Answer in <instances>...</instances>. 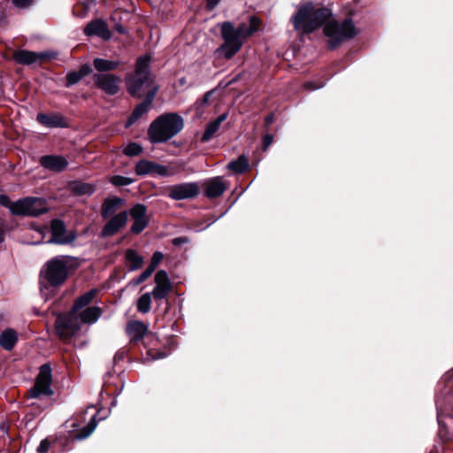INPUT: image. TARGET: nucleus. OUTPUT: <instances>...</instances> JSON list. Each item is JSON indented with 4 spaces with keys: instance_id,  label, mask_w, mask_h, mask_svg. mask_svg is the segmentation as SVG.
Returning <instances> with one entry per match:
<instances>
[{
    "instance_id": "nucleus-1",
    "label": "nucleus",
    "mask_w": 453,
    "mask_h": 453,
    "mask_svg": "<svg viewBox=\"0 0 453 453\" xmlns=\"http://www.w3.org/2000/svg\"><path fill=\"white\" fill-rule=\"evenodd\" d=\"M296 12L290 18L294 29L301 35H309L320 27L330 17L326 8H317L313 3H301L296 6Z\"/></svg>"
},
{
    "instance_id": "nucleus-2",
    "label": "nucleus",
    "mask_w": 453,
    "mask_h": 453,
    "mask_svg": "<svg viewBox=\"0 0 453 453\" xmlns=\"http://www.w3.org/2000/svg\"><path fill=\"white\" fill-rule=\"evenodd\" d=\"M76 265L75 258L69 256H57L47 261L41 271V291L61 286Z\"/></svg>"
},
{
    "instance_id": "nucleus-3",
    "label": "nucleus",
    "mask_w": 453,
    "mask_h": 453,
    "mask_svg": "<svg viewBox=\"0 0 453 453\" xmlns=\"http://www.w3.org/2000/svg\"><path fill=\"white\" fill-rule=\"evenodd\" d=\"M256 28L253 24L250 26L242 23L237 27L229 22H224L221 25V35L224 43L217 50L225 58H232L242 48L246 37L253 34Z\"/></svg>"
},
{
    "instance_id": "nucleus-4",
    "label": "nucleus",
    "mask_w": 453,
    "mask_h": 453,
    "mask_svg": "<svg viewBox=\"0 0 453 453\" xmlns=\"http://www.w3.org/2000/svg\"><path fill=\"white\" fill-rule=\"evenodd\" d=\"M150 57L144 55L136 60L134 73L126 78L127 88L129 94L134 97H141L152 88H157L150 71Z\"/></svg>"
},
{
    "instance_id": "nucleus-5",
    "label": "nucleus",
    "mask_w": 453,
    "mask_h": 453,
    "mask_svg": "<svg viewBox=\"0 0 453 453\" xmlns=\"http://www.w3.org/2000/svg\"><path fill=\"white\" fill-rule=\"evenodd\" d=\"M183 128V119L177 113H166L154 120L148 130L152 143L164 142L176 135Z\"/></svg>"
},
{
    "instance_id": "nucleus-6",
    "label": "nucleus",
    "mask_w": 453,
    "mask_h": 453,
    "mask_svg": "<svg viewBox=\"0 0 453 453\" xmlns=\"http://www.w3.org/2000/svg\"><path fill=\"white\" fill-rule=\"evenodd\" d=\"M324 33L328 38V48L335 49L344 40L354 37L357 30L352 19H346L342 22L329 21L324 27Z\"/></svg>"
},
{
    "instance_id": "nucleus-7",
    "label": "nucleus",
    "mask_w": 453,
    "mask_h": 453,
    "mask_svg": "<svg viewBox=\"0 0 453 453\" xmlns=\"http://www.w3.org/2000/svg\"><path fill=\"white\" fill-rule=\"evenodd\" d=\"M47 210L45 200L39 197H25L11 205V212L19 216L37 217Z\"/></svg>"
},
{
    "instance_id": "nucleus-8",
    "label": "nucleus",
    "mask_w": 453,
    "mask_h": 453,
    "mask_svg": "<svg viewBox=\"0 0 453 453\" xmlns=\"http://www.w3.org/2000/svg\"><path fill=\"white\" fill-rule=\"evenodd\" d=\"M57 335L63 341H68L77 335L81 329V322L77 314L70 311L59 315L55 321Z\"/></svg>"
},
{
    "instance_id": "nucleus-9",
    "label": "nucleus",
    "mask_w": 453,
    "mask_h": 453,
    "mask_svg": "<svg viewBox=\"0 0 453 453\" xmlns=\"http://www.w3.org/2000/svg\"><path fill=\"white\" fill-rule=\"evenodd\" d=\"M51 381V368L50 365L44 364L40 367V372L35 378V385L27 391V397L36 399L42 395H52Z\"/></svg>"
},
{
    "instance_id": "nucleus-10",
    "label": "nucleus",
    "mask_w": 453,
    "mask_h": 453,
    "mask_svg": "<svg viewBox=\"0 0 453 453\" xmlns=\"http://www.w3.org/2000/svg\"><path fill=\"white\" fill-rule=\"evenodd\" d=\"M50 238L47 243L67 245L73 242L77 237L74 231H66L64 221L55 219L50 222Z\"/></svg>"
},
{
    "instance_id": "nucleus-11",
    "label": "nucleus",
    "mask_w": 453,
    "mask_h": 453,
    "mask_svg": "<svg viewBox=\"0 0 453 453\" xmlns=\"http://www.w3.org/2000/svg\"><path fill=\"white\" fill-rule=\"evenodd\" d=\"M96 86L105 94L112 96L119 91L120 77L111 73H95L93 76Z\"/></svg>"
},
{
    "instance_id": "nucleus-12",
    "label": "nucleus",
    "mask_w": 453,
    "mask_h": 453,
    "mask_svg": "<svg viewBox=\"0 0 453 453\" xmlns=\"http://www.w3.org/2000/svg\"><path fill=\"white\" fill-rule=\"evenodd\" d=\"M199 188L195 182L173 185L169 189V196L174 200H184L196 196Z\"/></svg>"
},
{
    "instance_id": "nucleus-13",
    "label": "nucleus",
    "mask_w": 453,
    "mask_h": 453,
    "mask_svg": "<svg viewBox=\"0 0 453 453\" xmlns=\"http://www.w3.org/2000/svg\"><path fill=\"white\" fill-rule=\"evenodd\" d=\"M157 93V88H152L150 91H148L146 97L143 102L139 104L134 110L133 111L132 114L128 118L126 127H131L133 124H134L142 116L148 113V111L150 109V106L152 104V102Z\"/></svg>"
},
{
    "instance_id": "nucleus-14",
    "label": "nucleus",
    "mask_w": 453,
    "mask_h": 453,
    "mask_svg": "<svg viewBox=\"0 0 453 453\" xmlns=\"http://www.w3.org/2000/svg\"><path fill=\"white\" fill-rule=\"evenodd\" d=\"M54 57V54L51 52H35L26 50H19L13 53V59L21 65H32L40 60H43L46 58H51Z\"/></svg>"
},
{
    "instance_id": "nucleus-15",
    "label": "nucleus",
    "mask_w": 453,
    "mask_h": 453,
    "mask_svg": "<svg viewBox=\"0 0 453 453\" xmlns=\"http://www.w3.org/2000/svg\"><path fill=\"white\" fill-rule=\"evenodd\" d=\"M155 283L151 295L155 299L165 298L171 291L172 285L165 271L160 270L155 275Z\"/></svg>"
},
{
    "instance_id": "nucleus-16",
    "label": "nucleus",
    "mask_w": 453,
    "mask_h": 453,
    "mask_svg": "<svg viewBox=\"0 0 453 453\" xmlns=\"http://www.w3.org/2000/svg\"><path fill=\"white\" fill-rule=\"evenodd\" d=\"M146 207L143 204L137 203L130 211V215L134 219L131 226V232L134 234L141 233L148 225L149 219L146 216Z\"/></svg>"
},
{
    "instance_id": "nucleus-17",
    "label": "nucleus",
    "mask_w": 453,
    "mask_h": 453,
    "mask_svg": "<svg viewBox=\"0 0 453 453\" xmlns=\"http://www.w3.org/2000/svg\"><path fill=\"white\" fill-rule=\"evenodd\" d=\"M36 120L48 128H62L68 126L66 119L63 115L55 112L50 114L40 112L36 116Z\"/></svg>"
},
{
    "instance_id": "nucleus-18",
    "label": "nucleus",
    "mask_w": 453,
    "mask_h": 453,
    "mask_svg": "<svg viewBox=\"0 0 453 453\" xmlns=\"http://www.w3.org/2000/svg\"><path fill=\"white\" fill-rule=\"evenodd\" d=\"M127 211H121L111 217L102 230L103 236H111L119 231L127 222Z\"/></svg>"
},
{
    "instance_id": "nucleus-19",
    "label": "nucleus",
    "mask_w": 453,
    "mask_h": 453,
    "mask_svg": "<svg viewBox=\"0 0 453 453\" xmlns=\"http://www.w3.org/2000/svg\"><path fill=\"white\" fill-rule=\"evenodd\" d=\"M40 164L45 169L59 173L67 167L68 161L63 156L49 155L42 156L40 158Z\"/></svg>"
},
{
    "instance_id": "nucleus-20",
    "label": "nucleus",
    "mask_w": 453,
    "mask_h": 453,
    "mask_svg": "<svg viewBox=\"0 0 453 453\" xmlns=\"http://www.w3.org/2000/svg\"><path fill=\"white\" fill-rule=\"evenodd\" d=\"M86 35H96L104 40L111 37V31L108 29L107 24L102 19H96L88 23L84 28Z\"/></svg>"
},
{
    "instance_id": "nucleus-21",
    "label": "nucleus",
    "mask_w": 453,
    "mask_h": 453,
    "mask_svg": "<svg viewBox=\"0 0 453 453\" xmlns=\"http://www.w3.org/2000/svg\"><path fill=\"white\" fill-rule=\"evenodd\" d=\"M204 193L209 198H215L221 196L226 190V185L222 177H215L208 180L205 183Z\"/></svg>"
},
{
    "instance_id": "nucleus-22",
    "label": "nucleus",
    "mask_w": 453,
    "mask_h": 453,
    "mask_svg": "<svg viewBox=\"0 0 453 453\" xmlns=\"http://www.w3.org/2000/svg\"><path fill=\"white\" fill-rule=\"evenodd\" d=\"M102 309L98 306H89L77 312L81 326L82 324H94L102 316Z\"/></svg>"
},
{
    "instance_id": "nucleus-23",
    "label": "nucleus",
    "mask_w": 453,
    "mask_h": 453,
    "mask_svg": "<svg viewBox=\"0 0 453 453\" xmlns=\"http://www.w3.org/2000/svg\"><path fill=\"white\" fill-rule=\"evenodd\" d=\"M18 340V332L13 328H6L0 334V346L7 351L14 349Z\"/></svg>"
},
{
    "instance_id": "nucleus-24",
    "label": "nucleus",
    "mask_w": 453,
    "mask_h": 453,
    "mask_svg": "<svg viewBox=\"0 0 453 453\" xmlns=\"http://www.w3.org/2000/svg\"><path fill=\"white\" fill-rule=\"evenodd\" d=\"M147 330V326L141 321H131L127 326V334L131 341L141 340L145 335Z\"/></svg>"
},
{
    "instance_id": "nucleus-25",
    "label": "nucleus",
    "mask_w": 453,
    "mask_h": 453,
    "mask_svg": "<svg viewBox=\"0 0 453 453\" xmlns=\"http://www.w3.org/2000/svg\"><path fill=\"white\" fill-rule=\"evenodd\" d=\"M226 118L227 114L223 113L219 115L215 120L210 122L207 125L205 131L202 135L201 141L203 142L210 141L212 138V136L218 132V130L220 127V125L222 124L223 121L226 119Z\"/></svg>"
},
{
    "instance_id": "nucleus-26",
    "label": "nucleus",
    "mask_w": 453,
    "mask_h": 453,
    "mask_svg": "<svg viewBox=\"0 0 453 453\" xmlns=\"http://www.w3.org/2000/svg\"><path fill=\"white\" fill-rule=\"evenodd\" d=\"M122 203L123 199L116 196L104 200L101 210L102 217L104 219L110 218L121 206Z\"/></svg>"
},
{
    "instance_id": "nucleus-27",
    "label": "nucleus",
    "mask_w": 453,
    "mask_h": 453,
    "mask_svg": "<svg viewBox=\"0 0 453 453\" xmlns=\"http://www.w3.org/2000/svg\"><path fill=\"white\" fill-rule=\"evenodd\" d=\"M96 294V289H91V290L86 292L85 294H83L82 296H81L80 297H78L75 300L71 311H73L75 314H77V312L79 311L87 308V306L95 298Z\"/></svg>"
},
{
    "instance_id": "nucleus-28",
    "label": "nucleus",
    "mask_w": 453,
    "mask_h": 453,
    "mask_svg": "<svg viewBox=\"0 0 453 453\" xmlns=\"http://www.w3.org/2000/svg\"><path fill=\"white\" fill-rule=\"evenodd\" d=\"M125 257L130 271L138 270L143 265V257L140 256L134 250H127Z\"/></svg>"
},
{
    "instance_id": "nucleus-29",
    "label": "nucleus",
    "mask_w": 453,
    "mask_h": 453,
    "mask_svg": "<svg viewBox=\"0 0 453 453\" xmlns=\"http://www.w3.org/2000/svg\"><path fill=\"white\" fill-rule=\"evenodd\" d=\"M93 64L96 71L103 73L115 70L119 66L120 62L104 58H95Z\"/></svg>"
},
{
    "instance_id": "nucleus-30",
    "label": "nucleus",
    "mask_w": 453,
    "mask_h": 453,
    "mask_svg": "<svg viewBox=\"0 0 453 453\" xmlns=\"http://www.w3.org/2000/svg\"><path fill=\"white\" fill-rule=\"evenodd\" d=\"M249 167V162L244 155H241L236 160L227 164V168L234 173H242Z\"/></svg>"
},
{
    "instance_id": "nucleus-31",
    "label": "nucleus",
    "mask_w": 453,
    "mask_h": 453,
    "mask_svg": "<svg viewBox=\"0 0 453 453\" xmlns=\"http://www.w3.org/2000/svg\"><path fill=\"white\" fill-rule=\"evenodd\" d=\"M437 420L440 426H442L441 418L443 415L453 417V407H448L440 396L436 398Z\"/></svg>"
},
{
    "instance_id": "nucleus-32",
    "label": "nucleus",
    "mask_w": 453,
    "mask_h": 453,
    "mask_svg": "<svg viewBox=\"0 0 453 453\" xmlns=\"http://www.w3.org/2000/svg\"><path fill=\"white\" fill-rule=\"evenodd\" d=\"M178 170L172 165H164L155 163L152 172V176H173Z\"/></svg>"
},
{
    "instance_id": "nucleus-33",
    "label": "nucleus",
    "mask_w": 453,
    "mask_h": 453,
    "mask_svg": "<svg viewBox=\"0 0 453 453\" xmlns=\"http://www.w3.org/2000/svg\"><path fill=\"white\" fill-rule=\"evenodd\" d=\"M72 190L76 195L86 196L91 195L95 191V187L89 183H84L81 181L73 182L72 185Z\"/></svg>"
},
{
    "instance_id": "nucleus-34",
    "label": "nucleus",
    "mask_w": 453,
    "mask_h": 453,
    "mask_svg": "<svg viewBox=\"0 0 453 453\" xmlns=\"http://www.w3.org/2000/svg\"><path fill=\"white\" fill-rule=\"evenodd\" d=\"M155 162L149 160H140L135 165V173L137 175H152Z\"/></svg>"
},
{
    "instance_id": "nucleus-35",
    "label": "nucleus",
    "mask_w": 453,
    "mask_h": 453,
    "mask_svg": "<svg viewBox=\"0 0 453 453\" xmlns=\"http://www.w3.org/2000/svg\"><path fill=\"white\" fill-rule=\"evenodd\" d=\"M151 303V294L145 293L140 296L137 301V310L138 311L145 314L148 313L150 310Z\"/></svg>"
},
{
    "instance_id": "nucleus-36",
    "label": "nucleus",
    "mask_w": 453,
    "mask_h": 453,
    "mask_svg": "<svg viewBox=\"0 0 453 453\" xmlns=\"http://www.w3.org/2000/svg\"><path fill=\"white\" fill-rule=\"evenodd\" d=\"M96 425H97V421H96V416H93V418H91L89 423L85 427H83L81 432L77 433L74 435V437L78 440L86 439L93 433V431L96 427Z\"/></svg>"
},
{
    "instance_id": "nucleus-37",
    "label": "nucleus",
    "mask_w": 453,
    "mask_h": 453,
    "mask_svg": "<svg viewBox=\"0 0 453 453\" xmlns=\"http://www.w3.org/2000/svg\"><path fill=\"white\" fill-rule=\"evenodd\" d=\"M142 146L136 142H130L123 150V153L128 157L138 156L139 154L142 153Z\"/></svg>"
},
{
    "instance_id": "nucleus-38",
    "label": "nucleus",
    "mask_w": 453,
    "mask_h": 453,
    "mask_svg": "<svg viewBox=\"0 0 453 453\" xmlns=\"http://www.w3.org/2000/svg\"><path fill=\"white\" fill-rule=\"evenodd\" d=\"M111 182L114 186L120 187L130 185L133 182V180L131 178L115 175L111 178Z\"/></svg>"
},
{
    "instance_id": "nucleus-39",
    "label": "nucleus",
    "mask_w": 453,
    "mask_h": 453,
    "mask_svg": "<svg viewBox=\"0 0 453 453\" xmlns=\"http://www.w3.org/2000/svg\"><path fill=\"white\" fill-rule=\"evenodd\" d=\"M164 257V255L162 252L160 251H156L153 253V256L151 257V261L148 266V268L151 271V272H154L157 268V266L159 265V263L162 261Z\"/></svg>"
},
{
    "instance_id": "nucleus-40",
    "label": "nucleus",
    "mask_w": 453,
    "mask_h": 453,
    "mask_svg": "<svg viewBox=\"0 0 453 453\" xmlns=\"http://www.w3.org/2000/svg\"><path fill=\"white\" fill-rule=\"evenodd\" d=\"M82 78L78 72H71L66 75V87L78 83Z\"/></svg>"
},
{
    "instance_id": "nucleus-41",
    "label": "nucleus",
    "mask_w": 453,
    "mask_h": 453,
    "mask_svg": "<svg viewBox=\"0 0 453 453\" xmlns=\"http://www.w3.org/2000/svg\"><path fill=\"white\" fill-rule=\"evenodd\" d=\"M153 273V272H151L148 267L146 268V270L137 278L135 279H133L132 280V283L134 285V286H138L140 285L141 283H142L143 281H145L151 274Z\"/></svg>"
},
{
    "instance_id": "nucleus-42",
    "label": "nucleus",
    "mask_w": 453,
    "mask_h": 453,
    "mask_svg": "<svg viewBox=\"0 0 453 453\" xmlns=\"http://www.w3.org/2000/svg\"><path fill=\"white\" fill-rule=\"evenodd\" d=\"M12 4L18 8H27L29 7L34 0H12Z\"/></svg>"
},
{
    "instance_id": "nucleus-43",
    "label": "nucleus",
    "mask_w": 453,
    "mask_h": 453,
    "mask_svg": "<svg viewBox=\"0 0 453 453\" xmlns=\"http://www.w3.org/2000/svg\"><path fill=\"white\" fill-rule=\"evenodd\" d=\"M190 242V239L187 236H180V237H176V238H173V241H172V243L174 245V246H180L182 244H187V243H189Z\"/></svg>"
},
{
    "instance_id": "nucleus-44",
    "label": "nucleus",
    "mask_w": 453,
    "mask_h": 453,
    "mask_svg": "<svg viewBox=\"0 0 453 453\" xmlns=\"http://www.w3.org/2000/svg\"><path fill=\"white\" fill-rule=\"evenodd\" d=\"M50 446V441L47 439H44L40 442V444L37 448V451L39 453H46L49 450Z\"/></svg>"
},
{
    "instance_id": "nucleus-45",
    "label": "nucleus",
    "mask_w": 453,
    "mask_h": 453,
    "mask_svg": "<svg viewBox=\"0 0 453 453\" xmlns=\"http://www.w3.org/2000/svg\"><path fill=\"white\" fill-rule=\"evenodd\" d=\"M77 72L79 73L81 78H84L92 72V69L88 65H84Z\"/></svg>"
},
{
    "instance_id": "nucleus-46",
    "label": "nucleus",
    "mask_w": 453,
    "mask_h": 453,
    "mask_svg": "<svg viewBox=\"0 0 453 453\" xmlns=\"http://www.w3.org/2000/svg\"><path fill=\"white\" fill-rule=\"evenodd\" d=\"M205 8L207 11H212L220 2V0H204Z\"/></svg>"
},
{
    "instance_id": "nucleus-47",
    "label": "nucleus",
    "mask_w": 453,
    "mask_h": 453,
    "mask_svg": "<svg viewBox=\"0 0 453 453\" xmlns=\"http://www.w3.org/2000/svg\"><path fill=\"white\" fill-rule=\"evenodd\" d=\"M273 141V137L272 134H266L263 137V144H264L265 150L268 149V147L272 144Z\"/></svg>"
},
{
    "instance_id": "nucleus-48",
    "label": "nucleus",
    "mask_w": 453,
    "mask_h": 453,
    "mask_svg": "<svg viewBox=\"0 0 453 453\" xmlns=\"http://www.w3.org/2000/svg\"><path fill=\"white\" fill-rule=\"evenodd\" d=\"M13 203H12L9 199V197L5 195H0V204L4 206V207H8L10 210H11V205Z\"/></svg>"
},
{
    "instance_id": "nucleus-49",
    "label": "nucleus",
    "mask_w": 453,
    "mask_h": 453,
    "mask_svg": "<svg viewBox=\"0 0 453 453\" xmlns=\"http://www.w3.org/2000/svg\"><path fill=\"white\" fill-rule=\"evenodd\" d=\"M212 94H213V91H212V90L206 92V93L203 95V98H202V100H201V104H203H203H208V102L210 101V98H211V95H212Z\"/></svg>"
},
{
    "instance_id": "nucleus-50",
    "label": "nucleus",
    "mask_w": 453,
    "mask_h": 453,
    "mask_svg": "<svg viewBox=\"0 0 453 453\" xmlns=\"http://www.w3.org/2000/svg\"><path fill=\"white\" fill-rule=\"evenodd\" d=\"M453 379V371L448 372L444 374L441 382H448Z\"/></svg>"
},
{
    "instance_id": "nucleus-51",
    "label": "nucleus",
    "mask_w": 453,
    "mask_h": 453,
    "mask_svg": "<svg viewBox=\"0 0 453 453\" xmlns=\"http://www.w3.org/2000/svg\"><path fill=\"white\" fill-rule=\"evenodd\" d=\"M265 124H266L267 126H268V125H271V124L274 121L273 114V113H271V114L267 115V116L265 117Z\"/></svg>"
},
{
    "instance_id": "nucleus-52",
    "label": "nucleus",
    "mask_w": 453,
    "mask_h": 453,
    "mask_svg": "<svg viewBox=\"0 0 453 453\" xmlns=\"http://www.w3.org/2000/svg\"><path fill=\"white\" fill-rule=\"evenodd\" d=\"M4 241V226L3 223L0 222V243Z\"/></svg>"
},
{
    "instance_id": "nucleus-53",
    "label": "nucleus",
    "mask_w": 453,
    "mask_h": 453,
    "mask_svg": "<svg viewBox=\"0 0 453 453\" xmlns=\"http://www.w3.org/2000/svg\"><path fill=\"white\" fill-rule=\"evenodd\" d=\"M307 87L310 88V89H316V88H319L320 87H322V85H319V86H312L311 84L308 83L307 84Z\"/></svg>"
},
{
    "instance_id": "nucleus-54",
    "label": "nucleus",
    "mask_w": 453,
    "mask_h": 453,
    "mask_svg": "<svg viewBox=\"0 0 453 453\" xmlns=\"http://www.w3.org/2000/svg\"><path fill=\"white\" fill-rule=\"evenodd\" d=\"M117 30H118V32H119V33H124V32H125V30H124V28H123L122 27H117Z\"/></svg>"
},
{
    "instance_id": "nucleus-55",
    "label": "nucleus",
    "mask_w": 453,
    "mask_h": 453,
    "mask_svg": "<svg viewBox=\"0 0 453 453\" xmlns=\"http://www.w3.org/2000/svg\"><path fill=\"white\" fill-rule=\"evenodd\" d=\"M165 357V354H163V353H158V355H157V358H163V357Z\"/></svg>"
}]
</instances>
